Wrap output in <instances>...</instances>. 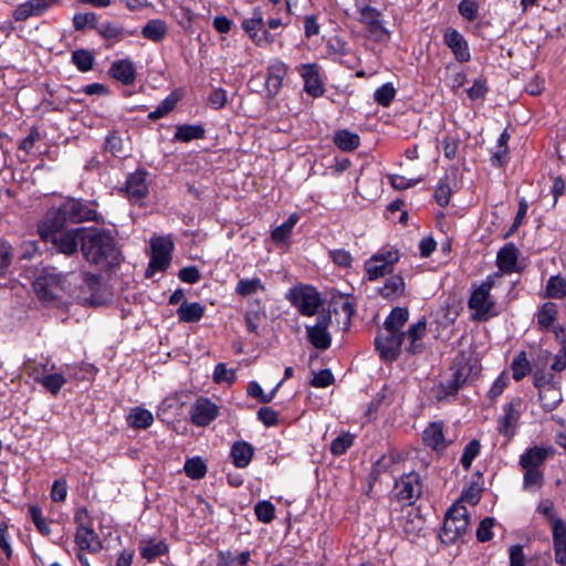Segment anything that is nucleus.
<instances>
[{
  "mask_svg": "<svg viewBox=\"0 0 566 566\" xmlns=\"http://www.w3.org/2000/svg\"><path fill=\"white\" fill-rule=\"evenodd\" d=\"M81 250L91 263L112 266L118 263L119 251L114 238L105 230L85 229L82 235Z\"/></svg>",
  "mask_w": 566,
  "mask_h": 566,
  "instance_id": "f257e3e1",
  "label": "nucleus"
},
{
  "mask_svg": "<svg viewBox=\"0 0 566 566\" xmlns=\"http://www.w3.org/2000/svg\"><path fill=\"white\" fill-rule=\"evenodd\" d=\"M84 230V228H66L62 221L45 216L39 224L38 232L41 239L52 244L57 252L72 255L77 252L80 243L82 244Z\"/></svg>",
  "mask_w": 566,
  "mask_h": 566,
  "instance_id": "f03ea898",
  "label": "nucleus"
},
{
  "mask_svg": "<svg viewBox=\"0 0 566 566\" xmlns=\"http://www.w3.org/2000/svg\"><path fill=\"white\" fill-rule=\"evenodd\" d=\"M97 214L92 202L67 198L56 209L49 210L45 216L66 224L67 222L81 223L93 221L97 219Z\"/></svg>",
  "mask_w": 566,
  "mask_h": 566,
  "instance_id": "7ed1b4c3",
  "label": "nucleus"
},
{
  "mask_svg": "<svg viewBox=\"0 0 566 566\" xmlns=\"http://www.w3.org/2000/svg\"><path fill=\"white\" fill-rule=\"evenodd\" d=\"M469 527V513L465 506L454 504L446 514L440 538L443 543L451 544L461 538Z\"/></svg>",
  "mask_w": 566,
  "mask_h": 566,
  "instance_id": "20e7f679",
  "label": "nucleus"
},
{
  "mask_svg": "<svg viewBox=\"0 0 566 566\" xmlns=\"http://www.w3.org/2000/svg\"><path fill=\"white\" fill-rule=\"evenodd\" d=\"M400 253L395 248H382L377 253L373 254L365 262V272L369 281L378 280L394 270V265L399 261Z\"/></svg>",
  "mask_w": 566,
  "mask_h": 566,
  "instance_id": "39448f33",
  "label": "nucleus"
},
{
  "mask_svg": "<svg viewBox=\"0 0 566 566\" xmlns=\"http://www.w3.org/2000/svg\"><path fill=\"white\" fill-rule=\"evenodd\" d=\"M493 280L489 276L478 289H475L469 300V307L473 311L474 321H484L495 315L494 302L491 300V289Z\"/></svg>",
  "mask_w": 566,
  "mask_h": 566,
  "instance_id": "423d86ee",
  "label": "nucleus"
},
{
  "mask_svg": "<svg viewBox=\"0 0 566 566\" xmlns=\"http://www.w3.org/2000/svg\"><path fill=\"white\" fill-rule=\"evenodd\" d=\"M74 521L76 524L75 541L80 549L98 552L102 547V543L90 523L87 511L85 509L77 510Z\"/></svg>",
  "mask_w": 566,
  "mask_h": 566,
  "instance_id": "0eeeda50",
  "label": "nucleus"
},
{
  "mask_svg": "<svg viewBox=\"0 0 566 566\" xmlns=\"http://www.w3.org/2000/svg\"><path fill=\"white\" fill-rule=\"evenodd\" d=\"M405 333L382 328L375 338V347L380 358L385 361H394L398 358Z\"/></svg>",
  "mask_w": 566,
  "mask_h": 566,
  "instance_id": "6e6552de",
  "label": "nucleus"
},
{
  "mask_svg": "<svg viewBox=\"0 0 566 566\" xmlns=\"http://www.w3.org/2000/svg\"><path fill=\"white\" fill-rule=\"evenodd\" d=\"M151 258L146 271L147 276L164 271L170 263L174 243L169 238L158 237L150 241Z\"/></svg>",
  "mask_w": 566,
  "mask_h": 566,
  "instance_id": "1a4fd4ad",
  "label": "nucleus"
},
{
  "mask_svg": "<svg viewBox=\"0 0 566 566\" xmlns=\"http://www.w3.org/2000/svg\"><path fill=\"white\" fill-rule=\"evenodd\" d=\"M479 366L470 361H465L453 367L451 379L440 386L443 391V396L455 395L464 384L473 379L479 374Z\"/></svg>",
  "mask_w": 566,
  "mask_h": 566,
  "instance_id": "9d476101",
  "label": "nucleus"
},
{
  "mask_svg": "<svg viewBox=\"0 0 566 566\" xmlns=\"http://www.w3.org/2000/svg\"><path fill=\"white\" fill-rule=\"evenodd\" d=\"M396 496L403 504L411 505L421 495L422 483L418 473H403L396 482Z\"/></svg>",
  "mask_w": 566,
  "mask_h": 566,
  "instance_id": "9b49d317",
  "label": "nucleus"
},
{
  "mask_svg": "<svg viewBox=\"0 0 566 566\" xmlns=\"http://www.w3.org/2000/svg\"><path fill=\"white\" fill-rule=\"evenodd\" d=\"M291 302L304 316H313L322 305L319 294L312 287L295 289L291 292Z\"/></svg>",
  "mask_w": 566,
  "mask_h": 566,
  "instance_id": "f8f14e48",
  "label": "nucleus"
},
{
  "mask_svg": "<svg viewBox=\"0 0 566 566\" xmlns=\"http://www.w3.org/2000/svg\"><path fill=\"white\" fill-rule=\"evenodd\" d=\"M243 30L258 46H264L273 42V36L264 29L262 11L255 8L250 18L242 21Z\"/></svg>",
  "mask_w": 566,
  "mask_h": 566,
  "instance_id": "ddd939ff",
  "label": "nucleus"
},
{
  "mask_svg": "<svg viewBox=\"0 0 566 566\" xmlns=\"http://www.w3.org/2000/svg\"><path fill=\"white\" fill-rule=\"evenodd\" d=\"M329 324L331 314H321L314 325L306 326L307 338L315 348L321 350L329 348L332 344V337L328 333Z\"/></svg>",
  "mask_w": 566,
  "mask_h": 566,
  "instance_id": "4468645a",
  "label": "nucleus"
},
{
  "mask_svg": "<svg viewBox=\"0 0 566 566\" xmlns=\"http://www.w3.org/2000/svg\"><path fill=\"white\" fill-rule=\"evenodd\" d=\"M522 402L520 399L507 402L503 406V415L497 421V431L500 434L511 438L520 421L521 412L520 407Z\"/></svg>",
  "mask_w": 566,
  "mask_h": 566,
  "instance_id": "2eb2a0df",
  "label": "nucleus"
},
{
  "mask_svg": "<svg viewBox=\"0 0 566 566\" xmlns=\"http://www.w3.org/2000/svg\"><path fill=\"white\" fill-rule=\"evenodd\" d=\"M298 73L304 82V91L312 97H319L324 94L325 88L319 75V67L315 63L303 64L298 69Z\"/></svg>",
  "mask_w": 566,
  "mask_h": 566,
  "instance_id": "dca6fc26",
  "label": "nucleus"
},
{
  "mask_svg": "<svg viewBox=\"0 0 566 566\" xmlns=\"http://www.w3.org/2000/svg\"><path fill=\"white\" fill-rule=\"evenodd\" d=\"M191 421L196 426H208L218 416V407L207 398L196 400L190 410Z\"/></svg>",
  "mask_w": 566,
  "mask_h": 566,
  "instance_id": "f3484780",
  "label": "nucleus"
},
{
  "mask_svg": "<svg viewBox=\"0 0 566 566\" xmlns=\"http://www.w3.org/2000/svg\"><path fill=\"white\" fill-rule=\"evenodd\" d=\"M444 43L453 53L458 62H468L471 59L470 49L464 36L455 29H449L444 33Z\"/></svg>",
  "mask_w": 566,
  "mask_h": 566,
  "instance_id": "a211bd4d",
  "label": "nucleus"
},
{
  "mask_svg": "<svg viewBox=\"0 0 566 566\" xmlns=\"http://www.w3.org/2000/svg\"><path fill=\"white\" fill-rule=\"evenodd\" d=\"M66 275L55 272L54 269H45L41 275L35 280L33 286L36 295H45V286H51L56 292L65 290Z\"/></svg>",
  "mask_w": 566,
  "mask_h": 566,
  "instance_id": "6ab92c4d",
  "label": "nucleus"
},
{
  "mask_svg": "<svg viewBox=\"0 0 566 566\" xmlns=\"http://www.w3.org/2000/svg\"><path fill=\"white\" fill-rule=\"evenodd\" d=\"M406 457L398 451H390L382 455L374 465L376 474L390 473L395 475L405 469Z\"/></svg>",
  "mask_w": 566,
  "mask_h": 566,
  "instance_id": "aec40b11",
  "label": "nucleus"
},
{
  "mask_svg": "<svg viewBox=\"0 0 566 566\" xmlns=\"http://www.w3.org/2000/svg\"><path fill=\"white\" fill-rule=\"evenodd\" d=\"M125 191L130 200L138 201L148 192L147 172L137 170L130 174L125 184Z\"/></svg>",
  "mask_w": 566,
  "mask_h": 566,
  "instance_id": "412c9836",
  "label": "nucleus"
},
{
  "mask_svg": "<svg viewBox=\"0 0 566 566\" xmlns=\"http://www.w3.org/2000/svg\"><path fill=\"white\" fill-rule=\"evenodd\" d=\"M552 533L555 562L566 566V523L563 520L554 521Z\"/></svg>",
  "mask_w": 566,
  "mask_h": 566,
  "instance_id": "4be33fe9",
  "label": "nucleus"
},
{
  "mask_svg": "<svg viewBox=\"0 0 566 566\" xmlns=\"http://www.w3.org/2000/svg\"><path fill=\"white\" fill-rule=\"evenodd\" d=\"M168 545L164 539L143 538L139 541L140 557L147 562H154L156 558L168 554Z\"/></svg>",
  "mask_w": 566,
  "mask_h": 566,
  "instance_id": "5701e85b",
  "label": "nucleus"
},
{
  "mask_svg": "<svg viewBox=\"0 0 566 566\" xmlns=\"http://www.w3.org/2000/svg\"><path fill=\"white\" fill-rule=\"evenodd\" d=\"M111 75L125 85H130L136 78V67L130 60H119L112 64Z\"/></svg>",
  "mask_w": 566,
  "mask_h": 566,
  "instance_id": "b1692460",
  "label": "nucleus"
},
{
  "mask_svg": "<svg viewBox=\"0 0 566 566\" xmlns=\"http://www.w3.org/2000/svg\"><path fill=\"white\" fill-rule=\"evenodd\" d=\"M359 21L366 25L370 33H384L386 30L381 23V13L368 4L358 8Z\"/></svg>",
  "mask_w": 566,
  "mask_h": 566,
  "instance_id": "393cba45",
  "label": "nucleus"
},
{
  "mask_svg": "<svg viewBox=\"0 0 566 566\" xmlns=\"http://www.w3.org/2000/svg\"><path fill=\"white\" fill-rule=\"evenodd\" d=\"M518 250L513 243L505 244L496 255V263L501 271L512 272L517 262Z\"/></svg>",
  "mask_w": 566,
  "mask_h": 566,
  "instance_id": "a878e982",
  "label": "nucleus"
},
{
  "mask_svg": "<svg viewBox=\"0 0 566 566\" xmlns=\"http://www.w3.org/2000/svg\"><path fill=\"white\" fill-rule=\"evenodd\" d=\"M205 313V306L198 302L189 303L182 301L177 310V315L180 322L184 323H196L199 322Z\"/></svg>",
  "mask_w": 566,
  "mask_h": 566,
  "instance_id": "bb28decb",
  "label": "nucleus"
},
{
  "mask_svg": "<svg viewBox=\"0 0 566 566\" xmlns=\"http://www.w3.org/2000/svg\"><path fill=\"white\" fill-rule=\"evenodd\" d=\"M253 447L245 441L235 442L231 448L232 461L237 468L248 467L253 458Z\"/></svg>",
  "mask_w": 566,
  "mask_h": 566,
  "instance_id": "cd10ccee",
  "label": "nucleus"
},
{
  "mask_svg": "<svg viewBox=\"0 0 566 566\" xmlns=\"http://www.w3.org/2000/svg\"><path fill=\"white\" fill-rule=\"evenodd\" d=\"M422 440L426 446L439 450L446 447L442 424L438 422L430 423L423 431Z\"/></svg>",
  "mask_w": 566,
  "mask_h": 566,
  "instance_id": "c85d7f7f",
  "label": "nucleus"
},
{
  "mask_svg": "<svg viewBox=\"0 0 566 566\" xmlns=\"http://www.w3.org/2000/svg\"><path fill=\"white\" fill-rule=\"evenodd\" d=\"M427 331V321L426 318L419 319L417 323L412 324L407 333H405V338L408 339L409 346L407 347V352L416 354L420 350L421 345L418 344Z\"/></svg>",
  "mask_w": 566,
  "mask_h": 566,
  "instance_id": "c756f323",
  "label": "nucleus"
},
{
  "mask_svg": "<svg viewBox=\"0 0 566 566\" xmlns=\"http://www.w3.org/2000/svg\"><path fill=\"white\" fill-rule=\"evenodd\" d=\"M546 458H547L546 449L533 447V448L527 449L520 457V465L523 469H538V467L544 463Z\"/></svg>",
  "mask_w": 566,
  "mask_h": 566,
  "instance_id": "7c9ffc66",
  "label": "nucleus"
},
{
  "mask_svg": "<svg viewBox=\"0 0 566 566\" xmlns=\"http://www.w3.org/2000/svg\"><path fill=\"white\" fill-rule=\"evenodd\" d=\"M558 315V307L553 302L544 303L537 314V324L541 329H551L554 326V323Z\"/></svg>",
  "mask_w": 566,
  "mask_h": 566,
  "instance_id": "2f4dec72",
  "label": "nucleus"
},
{
  "mask_svg": "<svg viewBox=\"0 0 566 566\" xmlns=\"http://www.w3.org/2000/svg\"><path fill=\"white\" fill-rule=\"evenodd\" d=\"M334 144L343 151H353L360 145V138L356 133L340 129L334 135Z\"/></svg>",
  "mask_w": 566,
  "mask_h": 566,
  "instance_id": "473e14b6",
  "label": "nucleus"
},
{
  "mask_svg": "<svg viewBox=\"0 0 566 566\" xmlns=\"http://www.w3.org/2000/svg\"><path fill=\"white\" fill-rule=\"evenodd\" d=\"M539 399L545 411L556 409L563 400L560 388L556 385L547 386L539 392Z\"/></svg>",
  "mask_w": 566,
  "mask_h": 566,
  "instance_id": "72a5a7b5",
  "label": "nucleus"
},
{
  "mask_svg": "<svg viewBox=\"0 0 566 566\" xmlns=\"http://www.w3.org/2000/svg\"><path fill=\"white\" fill-rule=\"evenodd\" d=\"M127 422L136 429H147L154 422L153 413L142 407H135L129 411Z\"/></svg>",
  "mask_w": 566,
  "mask_h": 566,
  "instance_id": "f704fd0d",
  "label": "nucleus"
},
{
  "mask_svg": "<svg viewBox=\"0 0 566 566\" xmlns=\"http://www.w3.org/2000/svg\"><path fill=\"white\" fill-rule=\"evenodd\" d=\"M409 318V312L406 307H395L384 322V328L402 333L401 329Z\"/></svg>",
  "mask_w": 566,
  "mask_h": 566,
  "instance_id": "c9c22d12",
  "label": "nucleus"
},
{
  "mask_svg": "<svg viewBox=\"0 0 566 566\" xmlns=\"http://www.w3.org/2000/svg\"><path fill=\"white\" fill-rule=\"evenodd\" d=\"M166 33V23L158 19L148 21L147 24L142 29L143 36L154 42L161 41L165 38Z\"/></svg>",
  "mask_w": 566,
  "mask_h": 566,
  "instance_id": "e433bc0d",
  "label": "nucleus"
},
{
  "mask_svg": "<svg viewBox=\"0 0 566 566\" xmlns=\"http://www.w3.org/2000/svg\"><path fill=\"white\" fill-rule=\"evenodd\" d=\"M405 290V281L400 275H394L386 280L379 294L385 298H394L402 294Z\"/></svg>",
  "mask_w": 566,
  "mask_h": 566,
  "instance_id": "4c0bfd02",
  "label": "nucleus"
},
{
  "mask_svg": "<svg viewBox=\"0 0 566 566\" xmlns=\"http://www.w3.org/2000/svg\"><path fill=\"white\" fill-rule=\"evenodd\" d=\"M264 290L265 286L259 277L241 279L235 285V293L241 296H250Z\"/></svg>",
  "mask_w": 566,
  "mask_h": 566,
  "instance_id": "58836bf2",
  "label": "nucleus"
},
{
  "mask_svg": "<svg viewBox=\"0 0 566 566\" xmlns=\"http://www.w3.org/2000/svg\"><path fill=\"white\" fill-rule=\"evenodd\" d=\"M203 136L205 129L201 125H180L175 133V138L184 143L200 139L203 138Z\"/></svg>",
  "mask_w": 566,
  "mask_h": 566,
  "instance_id": "ea45409f",
  "label": "nucleus"
},
{
  "mask_svg": "<svg viewBox=\"0 0 566 566\" xmlns=\"http://www.w3.org/2000/svg\"><path fill=\"white\" fill-rule=\"evenodd\" d=\"M512 377L514 380H522L531 371V364L525 352H520L511 364Z\"/></svg>",
  "mask_w": 566,
  "mask_h": 566,
  "instance_id": "a19ab883",
  "label": "nucleus"
},
{
  "mask_svg": "<svg viewBox=\"0 0 566 566\" xmlns=\"http://www.w3.org/2000/svg\"><path fill=\"white\" fill-rule=\"evenodd\" d=\"M218 558L222 566H245L250 560V552L244 551L240 554H235L231 551L220 552Z\"/></svg>",
  "mask_w": 566,
  "mask_h": 566,
  "instance_id": "79ce46f5",
  "label": "nucleus"
},
{
  "mask_svg": "<svg viewBox=\"0 0 566 566\" xmlns=\"http://www.w3.org/2000/svg\"><path fill=\"white\" fill-rule=\"evenodd\" d=\"M39 384H41L52 395H57L61 388L66 384V376L63 371L49 373Z\"/></svg>",
  "mask_w": 566,
  "mask_h": 566,
  "instance_id": "37998d69",
  "label": "nucleus"
},
{
  "mask_svg": "<svg viewBox=\"0 0 566 566\" xmlns=\"http://www.w3.org/2000/svg\"><path fill=\"white\" fill-rule=\"evenodd\" d=\"M546 294L552 298H564L566 296V280L560 275L551 276L546 284Z\"/></svg>",
  "mask_w": 566,
  "mask_h": 566,
  "instance_id": "c03bdc74",
  "label": "nucleus"
},
{
  "mask_svg": "<svg viewBox=\"0 0 566 566\" xmlns=\"http://www.w3.org/2000/svg\"><path fill=\"white\" fill-rule=\"evenodd\" d=\"M184 469L187 476L193 480L202 479L207 473V465L205 461L199 457L188 459Z\"/></svg>",
  "mask_w": 566,
  "mask_h": 566,
  "instance_id": "a18cd8bd",
  "label": "nucleus"
},
{
  "mask_svg": "<svg viewBox=\"0 0 566 566\" xmlns=\"http://www.w3.org/2000/svg\"><path fill=\"white\" fill-rule=\"evenodd\" d=\"M27 373L34 381L40 382L49 373L55 369V364L49 360L44 363H33L25 366Z\"/></svg>",
  "mask_w": 566,
  "mask_h": 566,
  "instance_id": "49530a36",
  "label": "nucleus"
},
{
  "mask_svg": "<svg viewBox=\"0 0 566 566\" xmlns=\"http://www.w3.org/2000/svg\"><path fill=\"white\" fill-rule=\"evenodd\" d=\"M297 221H298V214L292 213L285 222H283L281 226L276 227L272 231L273 241L282 242V241L286 240L290 237V234H291L293 228L295 227V224L297 223Z\"/></svg>",
  "mask_w": 566,
  "mask_h": 566,
  "instance_id": "de8ad7c7",
  "label": "nucleus"
},
{
  "mask_svg": "<svg viewBox=\"0 0 566 566\" xmlns=\"http://www.w3.org/2000/svg\"><path fill=\"white\" fill-rule=\"evenodd\" d=\"M523 488L526 491H537L542 488L544 475L538 469H524Z\"/></svg>",
  "mask_w": 566,
  "mask_h": 566,
  "instance_id": "09e8293b",
  "label": "nucleus"
},
{
  "mask_svg": "<svg viewBox=\"0 0 566 566\" xmlns=\"http://www.w3.org/2000/svg\"><path fill=\"white\" fill-rule=\"evenodd\" d=\"M281 385H282V381H280L272 391H270L269 394H265L263 391V389L261 388V386L259 385V382L251 381L248 385L247 391L250 397L258 399L262 403H268V402L272 401V399L275 397L277 389L280 388Z\"/></svg>",
  "mask_w": 566,
  "mask_h": 566,
  "instance_id": "8fccbe9b",
  "label": "nucleus"
},
{
  "mask_svg": "<svg viewBox=\"0 0 566 566\" xmlns=\"http://www.w3.org/2000/svg\"><path fill=\"white\" fill-rule=\"evenodd\" d=\"M98 33L105 39L122 40L125 36L133 35L134 32L125 31L123 27L115 23H105L98 28Z\"/></svg>",
  "mask_w": 566,
  "mask_h": 566,
  "instance_id": "3c124183",
  "label": "nucleus"
},
{
  "mask_svg": "<svg viewBox=\"0 0 566 566\" xmlns=\"http://www.w3.org/2000/svg\"><path fill=\"white\" fill-rule=\"evenodd\" d=\"M72 61L81 72L92 70L94 64V56L87 50H75L72 53Z\"/></svg>",
  "mask_w": 566,
  "mask_h": 566,
  "instance_id": "603ef678",
  "label": "nucleus"
},
{
  "mask_svg": "<svg viewBox=\"0 0 566 566\" xmlns=\"http://www.w3.org/2000/svg\"><path fill=\"white\" fill-rule=\"evenodd\" d=\"M177 102L178 98L174 94L168 95L153 112L149 113L148 117L153 120L163 118L175 108Z\"/></svg>",
  "mask_w": 566,
  "mask_h": 566,
  "instance_id": "864d4df0",
  "label": "nucleus"
},
{
  "mask_svg": "<svg viewBox=\"0 0 566 566\" xmlns=\"http://www.w3.org/2000/svg\"><path fill=\"white\" fill-rule=\"evenodd\" d=\"M354 443V436L345 432L334 439L331 443V452L334 455L344 454Z\"/></svg>",
  "mask_w": 566,
  "mask_h": 566,
  "instance_id": "5fc2aeb1",
  "label": "nucleus"
},
{
  "mask_svg": "<svg viewBox=\"0 0 566 566\" xmlns=\"http://www.w3.org/2000/svg\"><path fill=\"white\" fill-rule=\"evenodd\" d=\"M395 95L396 90L394 85L391 83H386L376 90L374 98L379 105L387 107L395 98Z\"/></svg>",
  "mask_w": 566,
  "mask_h": 566,
  "instance_id": "6e6d98bb",
  "label": "nucleus"
},
{
  "mask_svg": "<svg viewBox=\"0 0 566 566\" xmlns=\"http://www.w3.org/2000/svg\"><path fill=\"white\" fill-rule=\"evenodd\" d=\"M339 308H335V313L342 312L345 316L344 325L345 328L349 327L350 318L355 313V303L349 296H340L338 301L334 302Z\"/></svg>",
  "mask_w": 566,
  "mask_h": 566,
  "instance_id": "4d7b16f0",
  "label": "nucleus"
},
{
  "mask_svg": "<svg viewBox=\"0 0 566 566\" xmlns=\"http://www.w3.org/2000/svg\"><path fill=\"white\" fill-rule=\"evenodd\" d=\"M254 514L262 523H270L274 518L275 507L269 501H261L254 506Z\"/></svg>",
  "mask_w": 566,
  "mask_h": 566,
  "instance_id": "13d9d810",
  "label": "nucleus"
},
{
  "mask_svg": "<svg viewBox=\"0 0 566 566\" xmlns=\"http://www.w3.org/2000/svg\"><path fill=\"white\" fill-rule=\"evenodd\" d=\"M480 448L481 446L478 440H472L465 446L460 459V462L464 470H469L471 468L473 460L480 453Z\"/></svg>",
  "mask_w": 566,
  "mask_h": 566,
  "instance_id": "bf43d9fd",
  "label": "nucleus"
},
{
  "mask_svg": "<svg viewBox=\"0 0 566 566\" xmlns=\"http://www.w3.org/2000/svg\"><path fill=\"white\" fill-rule=\"evenodd\" d=\"M213 380L217 384H232L235 380V371L228 369L226 364L219 363L213 370Z\"/></svg>",
  "mask_w": 566,
  "mask_h": 566,
  "instance_id": "052dcab7",
  "label": "nucleus"
},
{
  "mask_svg": "<svg viewBox=\"0 0 566 566\" xmlns=\"http://www.w3.org/2000/svg\"><path fill=\"white\" fill-rule=\"evenodd\" d=\"M105 148L107 151L112 153L114 156H124V142L120 136L116 132H112L105 142Z\"/></svg>",
  "mask_w": 566,
  "mask_h": 566,
  "instance_id": "680f3d73",
  "label": "nucleus"
},
{
  "mask_svg": "<svg viewBox=\"0 0 566 566\" xmlns=\"http://www.w3.org/2000/svg\"><path fill=\"white\" fill-rule=\"evenodd\" d=\"M29 513L38 531L43 535H49L51 530L49 524L42 516L41 509L36 505H31L29 507Z\"/></svg>",
  "mask_w": 566,
  "mask_h": 566,
  "instance_id": "e2e57ef3",
  "label": "nucleus"
},
{
  "mask_svg": "<svg viewBox=\"0 0 566 566\" xmlns=\"http://www.w3.org/2000/svg\"><path fill=\"white\" fill-rule=\"evenodd\" d=\"M459 13L468 21H474L478 18L479 4L474 0H462L458 7Z\"/></svg>",
  "mask_w": 566,
  "mask_h": 566,
  "instance_id": "0e129e2a",
  "label": "nucleus"
},
{
  "mask_svg": "<svg viewBox=\"0 0 566 566\" xmlns=\"http://www.w3.org/2000/svg\"><path fill=\"white\" fill-rule=\"evenodd\" d=\"M97 23V17L94 12L76 13L73 17V25L75 30H83L86 27H95Z\"/></svg>",
  "mask_w": 566,
  "mask_h": 566,
  "instance_id": "69168bd1",
  "label": "nucleus"
},
{
  "mask_svg": "<svg viewBox=\"0 0 566 566\" xmlns=\"http://www.w3.org/2000/svg\"><path fill=\"white\" fill-rule=\"evenodd\" d=\"M494 526L493 517H485L480 522L476 530V537L480 542L484 543L493 537L492 527Z\"/></svg>",
  "mask_w": 566,
  "mask_h": 566,
  "instance_id": "338daca9",
  "label": "nucleus"
},
{
  "mask_svg": "<svg viewBox=\"0 0 566 566\" xmlns=\"http://www.w3.org/2000/svg\"><path fill=\"white\" fill-rule=\"evenodd\" d=\"M329 256L335 264L342 268H350L354 260L352 254L344 249L329 251Z\"/></svg>",
  "mask_w": 566,
  "mask_h": 566,
  "instance_id": "774afa93",
  "label": "nucleus"
}]
</instances>
